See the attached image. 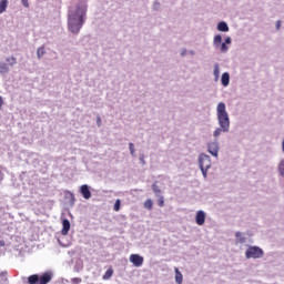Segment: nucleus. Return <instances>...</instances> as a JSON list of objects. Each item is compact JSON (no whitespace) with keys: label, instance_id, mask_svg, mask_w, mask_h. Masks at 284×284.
I'll return each mask as SVG.
<instances>
[{"label":"nucleus","instance_id":"obj_1","mask_svg":"<svg viewBox=\"0 0 284 284\" xmlns=\"http://www.w3.org/2000/svg\"><path fill=\"white\" fill-rule=\"evenodd\" d=\"M217 128L213 131L214 141L206 143V150L211 156L219 159V136L221 134H227L230 132V113L224 102H220L216 106Z\"/></svg>","mask_w":284,"mask_h":284},{"label":"nucleus","instance_id":"obj_31","mask_svg":"<svg viewBox=\"0 0 284 284\" xmlns=\"http://www.w3.org/2000/svg\"><path fill=\"white\" fill-rule=\"evenodd\" d=\"M140 163L141 165H145V155L143 154L140 155Z\"/></svg>","mask_w":284,"mask_h":284},{"label":"nucleus","instance_id":"obj_38","mask_svg":"<svg viewBox=\"0 0 284 284\" xmlns=\"http://www.w3.org/2000/svg\"><path fill=\"white\" fill-rule=\"evenodd\" d=\"M191 54H194V51H191Z\"/></svg>","mask_w":284,"mask_h":284},{"label":"nucleus","instance_id":"obj_9","mask_svg":"<svg viewBox=\"0 0 284 284\" xmlns=\"http://www.w3.org/2000/svg\"><path fill=\"white\" fill-rule=\"evenodd\" d=\"M129 261L134 265V267H141L143 265V256L139 254H131Z\"/></svg>","mask_w":284,"mask_h":284},{"label":"nucleus","instance_id":"obj_26","mask_svg":"<svg viewBox=\"0 0 284 284\" xmlns=\"http://www.w3.org/2000/svg\"><path fill=\"white\" fill-rule=\"evenodd\" d=\"M156 199H159V200H158V205H159L160 207H163V205H165V197H163L162 195H160V196H156Z\"/></svg>","mask_w":284,"mask_h":284},{"label":"nucleus","instance_id":"obj_30","mask_svg":"<svg viewBox=\"0 0 284 284\" xmlns=\"http://www.w3.org/2000/svg\"><path fill=\"white\" fill-rule=\"evenodd\" d=\"M21 3L24 8H30V2H28V0H21Z\"/></svg>","mask_w":284,"mask_h":284},{"label":"nucleus","instance_id":"obj_39","mask_svg":"<svg viewBox=\"0 0 284 284\" xmlns=\"http://www.w3.org/2000/svg\"><path fill=\"white\" fill-rule=\"evenodd\" d=\"M0 244H2V245H3V242H0Z\"/></svg>","mask_w":284,"mask_h":284},{"label":"nucleus","instance_id":"obj_11","mask_svg":"<svg viewBox=\"0 0 284 284\" xmlns=\"http://www.w3.org/2000/svg\"><path fill=\"white\" fill-rule=\"evenodd\" d=\"M213 77L215 83L219 82V79H221V64H219V62H215L213 65Z\"/></svg>","mask_w":284,"mask_h":284},{"label":"nucleus","instance_id":"obj_33","mask_svg":"<svg viewBox=\"0 0 284 284\" xmlns=\"http://www.w3.org/2000/svg\"><path fill=\"white\" fill-rule=\"evenodd\" d=\"M101 123H102V122H101V116H98V118H97V125H98V128H101Z\"/></svg>","mask_w":284,"mask_h":284},{"label":"nucleus","instance_id":"obj_17","mask_svg":"<svg viewBox=\"0 0 284 284\" xmlns=\"http://www.w3.org/2000/svg\"><path fill=\"white\" fill-rule=\"evenodd\" d=\"M277 172L282 176V179H284V159H282L277 164Z\"/></svg>","mask_w":284,"mask_h":284},{"label":"nucleus","instance_id":"obj_15","mask_svg":"<svg viewBox=\"0 0 284 284\" xmlns=\"http://www.w3.org/2000/svg\"><path fill=\"white\" fill-rule=\"evenodd\" d=\"M64 197L67 199V201H69L70 205H74L75 197L72 192H64Z\"/></svg>","mask_w":284,"mask_h":284},{"label":"nucleus","instance_id":"obj_3","mask_svg":"<svg viewBox=\"0 0 284 284\" xmlns=\"http://www.w3.org/2000/svg\"><path fill=\"white\" fill-rule=\"evenodd\" d=\"M232 43V38L226 37L223 42V37L221 34H216L213 38V48L214 50H219L222 54H227L230 51V44Z\"/></svg>","mask_w":284,"mask_h":284},{"label":"nucleus","instance_id":"obj_10","mask_svg":"<svg viewBox=\"0 0 284 284\" xmlns=\"http://www.w3.org/2000/svg\"><path fill=\"white\" fill-rule=\"evenodd\" d=\"M61 234H62V236H68V234H70V220H68V219L62 220Z\"/></svg>","mask_w":284,"mask_h":284},{"label":"nucleus","instance_id":"obj_28","mask_svg":"<svg viewBox=\"0 0 284 284\" xmlns=\"http://www.w3.org/2000/svg\"><path fill=\"white\" fill-rule=\"evenodd\" d=\"M200 170H201V172H202L203 179H207V171H209L210 169H200Z\"/></svg>","mask_w":284,"mask_h":284},{"label":"nucleus","instance_id":"obj_34","mask_svg":"<svg viewBox=\"0 0 284 284\" xmlns=\"http://www.w3.org/2000/svg\"><path fill=\"white\" fill-rule=\"evenodd\" d=\"M3 276H8V272L7 271L0 272V278L3 277Z\"/></svg>","mask_w":284,"mask_h":284},{"label":"nucleus","instance_id":"obj_24","mask_svg":"<svg viewBox=\"0 0 284 284\" xmlns=\"http://www.w3.org/2000/svg\"><path fill=\"white\" fill-rule=\"evenodd\" d=\"M152 10H153L154 12H159V10H161V2H159V1L155 0V1L153 2Z\"/></svg>","mask_w":284,"mask_h":284},{"label":"nucleus","instance_id":"obj_18","mask_svg":"<svg viewBox=\"0 0 284 284\" xmlns=\"http://www.w3.org/2000/svg\"><path fill=\"white\" fill-rule=\"evenodd\" d=\"M8 10V0L0 1V14H3Z\"/></svg>","mask_w":284,"mask_h":284},{"label":"nucleus","instance_id":"obj_25","mask_svg":"<svg viewBox=\"0 0 284 284\" xmlns=\"http://www.w3.org/2000/svg\"><path fill=\"white\" fill-rule=\"evenodd\" d=\"M129 150H130L131 156H136V151L134 150V143L132 142L129 143Z\"/></svg>","mask_w":284,"mask_h":284},{"label":"nucleus","instance_id":"obj_36","mask_svg":"<svg viewBox=\"0 0 284 284\" xmlns=\"http://www.w3.org/2000/svg\"><path fill=\"white\" fill-rule=\"evenodd\" d=\"M181 57H185V50L181 52Z\"/></svg>","mask_w":284,"mask_h":284},{"label":"nucleus","instance_id":"obj_12","mask_svg":"<svg viewBox=\"0 0 284 284\" xmlns=\"http://www.w3.org/2000/svg\"><path fill=\"white\" fill-rule=\"evenodd\" d=\"M216 30L219 32H230V26H227V22L221 21L217 23Z\"/></svg>","mask_w":284,"mask_h":284},{"label":"nucleus","instance_id":"obj_35","mask_svg":"<svg viewBox=\"0 0 284 284\" xmlns=\"http://www.w3.org/2000/svg\"><path fill=\"white\" fill-rule=\"evenodd\" d=\"M3 105V98L0 97V108Z\"/></svg>","mask_w":284,"mask_h":284},{"label":"nucleus","instance_id":"obj_14","mask_svg":"<svg viewBox=\"0 0 284 284\" xmlns=\"http://www.w3.org/2000/svg\"><path fill=\"white\" fill-rule=\"evenodd\" d=\"M174 272H175V283L182 284L183 283V274L181 273V271H179V267H175Z\"/></svg>","mask_w":284,"mask_h":284},{"label":"nucleus","instance_id":"obj_2","mask_svg":"<svg viewBox=\"0 0 284 284\" xmlns=\"http://www.w3.org/2000/svg\"><path fill=\"white\" fill-rule=\"evenodd\" d=\"M88 21V0H79L77 4L69 7L68 30L71 34H79Z\"/></svg>","mask_w":284,"mask_h":284},{"label":"nucleus","instance_id":"obj_8","mask_svg":"<svg viewBox=\"0 0 284 284\" xmlns=\"http://www.w3.org/2000/svg\"><path fill=\"white\" fill-rule=\"evenodd\" d=\"M80 194L85 199V201H90V199H92V191H90V186L88 184L80 186Z\"/></svg>","mask_w":284,"mask_h":284},{"label":"nucleus","instance_id":"obj_5","mask_svg":"<svg viewBox=\"0 0 284 284\" xmlns=\"http://www.w3.org/2000/svg\"><path fill=\"white\" fill-rule=\"evenodd\" d=\"M7 62H0V74H8V72H10V67H14L17 65V58L9 57L6 58Z\"/></svg>","mask_w":284,"mask_h":284},{"label":"nucleus","instance_id":"obj_27","mask_svg":"<svg viewBox=\"0 0 284 284\" xmlns=\"http://www.w3.org/2000/svg\"><path fill=\"white\" fill-rule=\"evenodd\" d=\"M114 212H119L121 210V200H116L113 206Z\"/></svg>","mask_w":284,"mask_h":284},{"label":"nucleus","instance_id":"obj_7","mask_svg":"<svg viewBox=\"0 0 284 284\" xmlns=\"http://www.w3.org/2000/svg\"><path fill=\"white\" fill-rule=\"evenodd\" d=\"M197 163L200 169L210 170L212 168V158L205 153H200Z\"/></svg>","mask_w":284,"mask_h":284},{"label":"nucleus","instance_id":"obj_13","mask_svg":"<svg viewBox=\"0 0 284 284\" xmlns=\"http://www.w3.org/2000/svg\"><path fill=\"white\" fill-rule=\"evenodd\" d=\"M221 83L224 88H227V85H230V73L229 72H224L221 77Z\"/></svg>","mask_w":284,"mask_h":284},{"label":"nucleus","instance_id":"obj_21","mask_svg":"<svg viewBox=\"0 0 284 284\" xmlns=\"http://www.w3.org/2000/svg\"><path fill=\"white\" fill-rule=\"evenodd\" d=\"M44 54H45V47H39L37 50L38 59H42Z\"/></svg>","mask_w":284,"mask_h":284},{"label":"nucleus","instance_id":"obj_16","mask_svg":"<svg viewBox=\"0 0 284 284\" xmlns=\"http://www.w3.org/2000/svg\"><path fill=\"white\" fill-rule=\"evenodd\" d=\"M113 274H114V268L109 267L106 270V272L104 273V275L102 276L103 281H110V278H112Z\"/></svg>","mask_w":284,"mask_h":284},{"label":"nucleus","instance_id":"obj_29","mask_svg":"<svg viewBox=\"0 0 284 284\" xmlns=\"http://www.w3.org/2000/svg\"><path fill=\"white\" fill-rule=\"evenodd\" d=\"M282 23H283V22H282L281 20H277V21L275 22V28H276L277 31L281 30Z\"/></svg>","mask_w":284,"mask_h":284},{"label":"nucleus","instance_id":"obj_32","mask_svg":"<svg viewBox=\"0 0 284 284\" xmlns=\"http://www.w3.org/2000/svg\"><path fill=\"white\" fill-rule=\"evenodd\" d=\"M81 281L82 280L80 277H74V278H72V284H80Z\"/></svg>","mask_w":284,"mask_h":284},{"label":"nucleus","instance_id":"obj_6","mask_svg":"<svg viewBox=\"0 0 284 284\" xmlns=\"http://www.w3.org/2000/svg\"><path fill=\"white\" fill-rule=\"evenodd\" d=\"M263 248L258 246H248V248L245 252L246 258H263Z\"/></svg>","mask_w":284,"mask_h":284},{"label":"nucleus","instance_id":"obj_4","mask_svg":"<svg viewBox=\"0 0 284 284\" xmlns=\"http://www.w3.org/2000/svg\"><path fill=\"white\" fill-rule=\"evenodd\" d=\"M53 274L52 272L48 271L44 272L42 275L33 274L28 277V284H48L52 281Z\"/></svg>","mask_w":284,"mask_h":284},{"label":"nucleus","instance_id":"obj_23","mask_svg":"<svg viewBox=\"0 0 284 284\" xmlns=\"http://www.w3.org/2000/svg\"><path fill=\"white\" fill-rule=\"evenodd\" d=\"M153 205H154V202L150 199L144 202L145 210H152Z\"/></svg>","mask_w":284,"mask_h":284},{"label":"nucleus","instance_id":"obj_22","mask_svg":"<svg viewBox=\"0 0 284 284\" xmlns=\"http://www.w3.org/2000/svg\"><path fill=\"white\" fill-rule=\"evenodd\" d=\"M152 190H153L155 196H161V189L159 187V184L153 183L152 184Z\"/></svg>","mask_w":284,"mask_h":284},{"label":"nucleus","instance_id":"obj_19","mask_svg":"<svg viewBox=\"0 0 284 284\" xmlns=\"http://www.w3.org/2000/svg\"><path fill=\"white\" fill-rule=\"evenodd\" d=\"M195 221L197 225H203L205 223V214H197Z\"/></svg>","mask_w":284,"mask_h":284},{"label":"nucleus","instance_id":"obj_20","mask_svg":"<svg viewBox=\"0 0 284 284\" xmlns=\"http://www.w3.org/2000/svg\"><path fill=\"white\" fill-rule=\"evenodd\" d=\"M235 241H236V243L243 244V243H245V237L243 236V234L241 232H236L235 233Z\"/></svg>","mask_w":284,"mask_h":284},{"label":"nucleus","instance_id":"obj_37","mask_svg":"<svg viewBox=\"0 0 284 284\" xmlns=\"http://www.w3.org/2000/svg\"><path fill=\"white\" fill-rule=\"evenodd\" d=\"M196 214H205L203 211H197Z\"/></svg>","mask_w":284,"mask_h":284}]
</instances>
